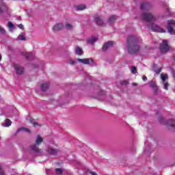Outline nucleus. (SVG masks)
Instances as JSON below:
<instances>
[{
  "label": "nucleus",
  "instance_id": "obj_1",
  "mask_svg": "<svg viewBox=\"0 0 175 175\" xmlns=\"http://www.w3.org/2000/svg\"><path fill=\"white\" fill-rule=\"evenodd\" d=\"M142 18L144 21L148 23V27L150 29H152V31H154V32H160L161 33L166 32L165 29H161L159 26L154 23L157 18L154 15H152V14L146 12L142 14Z\"/></svg>",
  "mask_w": 175,
  "mask_h": 175
},
{
  "label": "nucleus",
  "instance_id": "obj_2",
  "mask_svg": "<svg viewBox=\"0 0 175 175\" xmlns=\"http://www.w3.org/2000/svg\"><path fill=\"white\" fill-rule=\"evenodd\" d=\"M126 49L130 54H136L139 53L140 47L137 44V38L135 36H130L127 39Z\"/></svg>",
  "mask_w": 175,
  "mask_h": 175
},
{
  "label": "nucleus",
  "instance_id": "obj_3",
  "mask_svg": "<svg viewBox=\"0 0 175 175\" xmlns=\"http://www.w3.org/2000/svg\"><path fill=\"white\" fill-rule=\"evenodd\" d=\"M170 50V46L167 44V40H163L162 44L160 45V51L162 54H165Z\"/></svg>",
  "mask_w": 175,
  "mask_h": 175
},
{
  "label": "nucleus",
  "instance_id": "obj_4",
  "mask_svg": "<svg viewBox=\"0 0 175 175\" xmlns=\"http://www.w3.org/2000/svg\"><path fill=\"white\" fill-rule=\"evenodd\" d=\"M31 152H33L34 155L37 157H40V155H43V150L42 149H39L38 148V145H32L30 147Z\"/></svg>",
  "mask_w": 175,
  "mask_h": 175
},
{
  "label": "nucleus",
  "instance_id": "obj_5",
  "mask_svg": "<svg viewBox=\"0 0 175 175\" xmlns=\"http://www.w3.org/2000/svg\"><path fill=\"white\" fill-rule=\"evenodd\" d=\"M79 62L85 65H90V66H95V62L91 58H85V59H77Z\"/></svg>",
  "mask_w": 175,
  "mask_h": 175
},
{
  "label": "nucleus",
  "instance_id": "obj_6",
  "mask_svg": "<svg viewBox=\"0 0 175 175\" xmlns=\"http://www.w3.org/2000/svg\"><path fill=\"white\" fill-rule=\"evenodd\" d=\"M161 79L163 84L164 90H167V87H169V84L166 81L168 79L167 74H165V75L161 74Z\"/></svg>",
  "mask_w": 175,
  "mask_h": 175
},
{
  "label": "nucleus",
  "instance_id": "obj_7",
  "mask_svg": "<svg viewBox=\"0 0 175 175\" xmlns=\"http://www.w3.org/2000/svg\"><path fill=\"white\" fill-rule=\"evenodd\" d=\"M14 68L17 75H23V73H24V68L21 67V66L18 64H14Z\"/></svg>",
  "mask_w": 175,
  "mask_h": 175
},
{
  "label": "nucleus",
  "instance_id": "obj_8",
  "mask_svg": "<svg viewBox=\"0 0 175 175\" xmlns=\"http://www.w3.org/2000/svg\"><path fill=\"white\" fill-rule=\"evenodd\" d=\"M46 151L48 154H50L51 155H57V154H58V150L57 149H54L51 146H48L46 149Z\"/></svg>",
  "mask_w": 175,
  "mask_h": 175
},
{
  "label": "nucleus",
  "instance_id": "obj_9",
  "mask_svg": "<svg viewBox=\"0 0 175 175\" xmlns=\"http://www.w3.org/2000/svg\"><path fill=\"white\" fill-rule=\"evenodd\" d=\"M113 44H114V42L113 41H109L105 43L103 47V51H106V50H107L108 49H110V47H111Z\"/></svg>",
  "mask_w": 175,
  "mask_h": 175
},
{
  "label": "nucleus",
  "instance_id": "obj_10",
  "mask_svg": "<svg viewBox=\"0 0 175 175\" xmlns=\"http://www.w3.org/2000/svg\"><path fill=\"white\" fill-rule=\"evenodd\" d=\"M165 124L167 125L168 126H170L172 131L175 132V120H169L166 122Z\"/></svg>",
  "mask_w": 175,
  "mask_h": 175
},
{
  "label": "nucleus",
  "instance_id": "obj_11",
  "mask_svg": "<svg viewBox=\"0 0 175 175\" xmlns=\"http://www.w3.org/2000/svg\"><path fill=\"white\" fill-rule=\"evenodd\" d=\"M95 23L97 24V25H100L101 27H105V23H103V21L100 17H96L94 18Z\"/></svg>",
  "mask_w": 175,
  "mask_h": 175
},
{
  "label": "nucleus",
  "instance_id": "obj_12",
  "mask_svg": "<svg viewBox=\"0 0 175 175\" xmlns=\"http://www.w3.org/2000/svg\"><path fill=\"white\" fill-rule=\"evenodd\" d=\"M141 10H145L146 12L150 10V4L147 3H142L141 4Z\"/></svg>",
  "mask_w": 175,
  "mask_h": 175
},
{
  "label": "nucleus",
  "instance_id": "obj_13",
  "mask_svg": "<svg viewBox=\"0 0 175 175\" xmlns=\"http://www.w3.org/2000/svg\"><path fill=\"white\" fill-rule=\"evenodd\" d=\"M5 10H8V7H6L5 3L1 1L0 2V14H1V13H3Z\"/></svg>",
  "mask_w": 175,
  "mask_h": 175
},
{
  "label": "nucleus",
  "instance_id": "obj_14",
  "mask_svg": "<svg viewBox=\"0 0 175 175\" xmlns=\"http://www.w3.org/2000/svg\"><path fill=\"white\" fill-rule=\"evenodd\" d=\"M62 28H64V25L62 23H58L53 27V31H61Z\"/></svg>",
  "mask_w": 175,
  "mask_h": 175
},
{
  "label": "nucleus",
  "instance_id": "obj_15",
  "mask_svg": "<svg viewBox=\"0 0 175 175\" xmlns=\"http://www.w3.org/2000/svg\"><path fill=\"white\" fill-rule=\"evenodd\" d=\"M98 40V38L92 36V38L88 39L87 43L88 44H93V43H95Z\"/></svg>",
  "mask_w": 175,
  "mask_h": 175
},
{
  "label": "nucleus",
  "instance_id": "obj_16",
  "mask_svg": "<svg viewBox=\"0 0 175 175\" xmlns=\"http://www.w3.org/2000/svg\"><path fill=\"white\" fill-rule=\"evenodd\" d=\"M36 143L37 146H39L40 144L43 143V138L40 135H38L36 139Z\"/></svg>",
  "mask_w": 175,
  "mask_h": 175
},
{
  "label": "nucleus",
  "instance_id": "obj_17",
  "mask_svg": "<svg viewBox=\"0 0 175 175\" xmlns=\"http://www.w3.org/2000/svg\"><path fill=\"white\" fill-rule=\"evenodd\" d=\"M49 83H44L42 85H41L42 91H47V90H49Z\"/></svg>",
  "mask_w": 175,
  "mask_h": 175
},
{
  "label": "nucleus",
  "instance_id": "obj_18",
  "mask_svg": "<svg viewBox=\"0 0 175 175\" xmlns=\"http://www.w3.org/2000/svg\"><path fill=\"white\" fill-rule=\"evenodd\" d=\"M116 20H117V16L116 15H113L109 18L108 23L109 24H113Z\"/></svg>",
  "mask_w": 175,
  "mask_h": 175
},
{
  "label": "nucleus",
  "instance_id": "obj_19",
  "mask_svg": "<svg viewBox=\"0 0 175 175\" xmlns=\"http://www.w3.org/2000/svg\"><path fill=\"white\" fill-rule=\"evenodd\" d=\"M12 125V120L7 119L5 120L4 124H3V126H5L6 128Z\"/></svg>",
  "mask_w": 175,
  "mask_h": 175
},
{
  "label": "nucleus",
  "instance_id": "obj_20",
  "mask_svg": "<svg viewBox=\"0 0 175 175\" xmlns=\"http://www.w3.org/2000/svg\"><path fill=\"white\" fill-rule=\"evenodd\" d=\"M18 40H27V38H25V35L23 33H21L18 36Z\"/></svg>",
  "mask_w": 175,
  "mask_h": 175
},
{
  "label": "nucleus",
  "instance_id": "obj_21",
  "mask_svg": "<svg viewBox=\"0 0 175 175\" xmlns=\"http://www.w3.org/2000/svg\"><path fill=\"white\" fill-rule=\"evenodd\" d=\"M75 53L76 54H77L78 55H81V54H83V49L81 48H76L75 49Z\"/></svg>",
  "mask_w": 175,
  "mask_h": 175
},
{
  "label": "nucleus",
  "instance_id": "obj_22",
  "mask_svg": "<svg viewBox=\"0 0 175 175\" xmlns=\"http://www.w3.org/2000/svg\"><path fill=\"white\" fill-rule=\"evenodd\" d=\"M85 8H86V7H85V5H84V4H81V5L77 6V10H85Z\"/></svg>",
  "mask_w": 175,
  "mask_h": 175
},
{
  "label": "nucleus",
  "instance_id": "obj_23",
  "mask_svg": "<svg viewBox=\"0 0 175 175\" xmlns=\"http://www.w3.org/2000/svg\"><path fill=\"white\" fill-rule=\"evenodd\" d=\"M64 173V170L62 168H57L55 169V174L57 175H61Z\"/></svg>",
  "mask_w": 175,
  "mask_h": 175
},
{
  "label": "nucleus",
  "instance_id": "obj_24",
  "mask_svg": "<svg viewBox=\"0 0 175 175\" xmlns=\"http://www.w3.org/2000/svg\"><path fill=\"white\" fill-rule=\"evenodd\" d=\"M8 27L10 29V32H13V29L14 28V25L12 23V22H8Z\"/></svg>",
  "mask_w": 175,
  "mask_h": 175
},
{
  "label": "nucleus",
  "instance_id": "obj_25",
  "mask_svg": "<svg viewBox=\"0 0 175 175\" xmlns=\"http://www.w3.org/2000/svg\"><path fill=\"white\" fill-rule=\"evenodd\" d=\"M168 27H175V21L174 20H170L168 21Z\"/></svg>",
  "mask_w": 175,
  "mask_h": 175
},
{
  "label": "nucleus",
  "instance_id": "obj_26",
  "mask_svg": "<svg viewBox=\"0 0 175 175\" xmlns=\"http://www.w3.org/2000/svg\"><path fill=\"white\" fill-rule=\"evenodd\" d=\"M168 32H169V33H170V35L175 34V31L173 29V27H168Z\"/></svg>",
  "mask_w": 175,
  "mask_h": 175
},
{
  "label": "nucleus",
  "instance_id": "obj_27",
  "mask_svg": "<svg viewBox=\"0 0 175 175\" xmlns=\"http://www.w3.org/2000/svg\"><path fill=\"white\" fill-rule=\"evenodd\" d=\"M30 122L31 124H32V125H33V126H40V125H39L38 122H36V121L33 119H31Z\"/></svg>",
  "mask_w": 175,
  "mask_h": 175
},
{
  "label": "nucleus",
  "instance_id": "obj_28",
  "mask_svg": "<svg viewBox=\"0 0 175 175\" xmlns=\"http://www.w3.org/2000/svg\"><path fill=\"white\" fill-rule=\"evenodd\" d=\"M66 28L68 30L70 31L71 29H73V26L70 24V23H66Z\"/></svg>",
  "mask_w": 175,
  "mask_h": 175
},
{
  "label": "nucleus",
  "instance_id": "obj_29",
  "mask_svg": "<svg viewBox=\"0 0 175 175\" xmlns=\"http://www.w3.org/2000/svg\"><path fill=\"white\" fill-rule=\"evenodd\" d=\"M21 131H24V132H27V133H29L31 132V131L29 129H26L24 127H22L19 130H18V132H20Z\"/></svg>",
  "mask_w": 175,
  "mask_h": 175
},
{
  "label": "nucleus",
  "instance_id": "obj_30",
  "mask_svg": "<svg viewBox=\"0 0 175 175\" xmlns=\"http://www.w3.org/2000/svg\"><path fill=\"white\" fill-rule=\"evenodd\" d=\"M150 85L152 88H155L157 87V84L155 83V81H152L150 82Z\"/></svg>",
  "mask_w": 175,
  "mask_h": 175
},
{
  "label": "nucleus",
  "instance_id": "obj_31",
  "mask_svg": "<svg viewBox=\"0 0 175 175\" xmlns=\"http://www.w3.org/2000/svg\"><path fill=\"white\" fill-rule=\"evenodd\" d=\"M33 57V55L32 54V53H29L27 54H26V58H27V59H29L30 58H32Z\"/></svg>",
  "mask_w": 175,
  "mask_h": 175
},
{
  "label": "nucleus",
  "instance_id": "obj_32",
  "mask_svg": "<svg viewBox=\"0 0 175 175\" xmlns=\"http://www.w3.org/2000/svg\"><path fill=\"white\" fill-rule=\"evenodd\" d=\"M131 72L133 73V75H136L137 70L135 68V67H131Z\"/></svg>",
  "mask_w": 175,
  "mask_h": 175
},
{
  "label": "nucleus",
  "instance_id": "obj_33",
  "mask_svg": "<svg viewBox=\"0 0 175 175\" xmlns=\"http://www.w3.org/2000/svg\"><path fill=\"white\" fill-rule=\"evenodd\" d=\"M0 175H5V171H3V169L1 165H0Z\"/></svg>",
  "mask_w": 175,
  "mask_h": 175
},
{
  "label": "nucleus",
  "instance_id": "obj_34",
  "mask_svg": "<svg viewBox=\"0 0 175 175\" xmlns=\"http://www.w3.org/2000/svg\"><path fill=\"white\" fill-rule=\"evenodd\" d=\"M161 70H162V69L161 68H159L154 70V72H155V73L159 75V73H161Z\"/></svg>",
  "mask_w": 175,
  "mask_h": 175
},
{
  "label": "nucleus",
  "instance_id": "obj_35",
  "mask_svg": "<svg viewBox=\"0 0 175 175\" xmlns=\"http://www.w3.org/2000/svg\"><path fill=\"white\" fill-rule=\"evenodd\" d=\"M120 84L122 85H126V84H128V81H120Z\"/></svg>",
  "mask_w": 175,
  "mask_h": 175
},
{
  "label": "nucleus",
  "instance_id": "obj_36",
  "mask_svg": "<svg viewBox=\"0 0 175 175\" xmlns=\"http://www.w3.org/2000/svg\"><path fill=\"white\" fill-rule=\"evenodd\" d=\"M68 64H70V65H75V64H76V62L72 60V59H70L68 61Z\"/></svg>",
  "mask_w": 175,
  "mask_h": 175
},
{
  "label": "nucleus",
  "instance_id": "obj_37",
  "mask_svg": "<svg viewBox=\"0 0 175 175\" xmlns=\"http://www.w3.org/2000/svg\"><path fill=\"white\" fill-rule=\"evenodd\" d=\"M0 32H1V33H5V30H4L3 28H2L1 26H0Z\"/></svg>",
  "mask_w": 175,
  "mask_h": 175
},
{
  "label": "nucleus",
  "instance_id": "obj_38",
  "mask_svg": "<svg viewBox=\"0 0 175 175\" xmlns=\"http://www.w3.org/2000/svg\"><path fill=\"white\" fill-rule=\"evenodd\" d=\"M142 80H143L144 81H147V77L144 76V77H142Z\"/></svg>",
  "mask_w": 175,
  "mask_h": 175
},
{
  "label": "nucleus",
  "instance_id": "obj_39",
  "mask_svg": "<svg viewBox=\"0 0 175 175\" xmlns=\"http://www.w3.org/2000/svg\"><path fill=\"white\" fill-rule=\"evenodd\" d=\"M18 27L21 29H23V28H24V26L23 25V24H20L18 25Z\"/></svg>",
  "mask_w": 175,
  "mask_h": 175
},
{
  "label": "nucleus",
  "instance_id": "obj_40",
  "mask_svg": "<svg viewBox=\"0 0 175 175\" xmlns=\"http://www.w3.org/2000/svg\"><path fill=\"white\" fill-rule=\"evenodd\" d=\"M90 174L91 175H98V174H96V172H91Z\"/></svg>",
  "mask_w": 175,
  "mask_h": 175
},
{
  "label": "nucleus",
  "instance_id": "obj_41",
  "mask_svg": "<svg viewBox=\"0 0 175 175\" xmlns=\"http://www.w3.org/2000/svg\"><path fill=\"white\" fill-rule=\"evenodd\" d=\"M133 85H134L135 87H136V85H137V83H133Z\"/></svg>",
  "mask_w": 175,
  "mask_h": 175
},
{
  "label": "nucleus",
  "instance_id": "obj_42",
  "mask_svg": "<svg viewBox=\"0 0 175 175\" xmlns=\"http://www.w3.org/2000/svg\"><path fill=\"white\" fill-rule=\"evenodd\" d=\"M2 59V55H0V61Z\"/></svg>",
  "mask_w": 175,
  "mask_h": 175
},
{
  "label": "nucleus",
  "instance_id": "obj_43",
  "mask_svg": "<svg viewBox=\"0 0 175 175\" xmlns=\"http://www.w3.org/2000/svg\"><path fill=\"white\" fill-rule=\"evenodd\" d=\"M99 95H102V92H100V93H99Z\"/></svg>",
  "mask_w": 175,
  "mask_h": 175
}]
</instances>
